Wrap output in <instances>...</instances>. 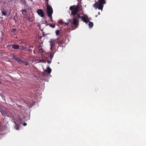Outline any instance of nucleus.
<instances>
[{
	"mask_svg": "<svg viewBox=\"0 0 146 146\" xmlns=\"http://www.w3.org/2000/svg\"><path fill=\"white\" fill-rule=\"evenodd\" d=\"M79 7L78 5H73L70 7L69 9L71 11V14L74 16L72 22H71V25H74L76 28L78 25V19L77 18H80L81 20L86 24L88 23L89 19L87 15H84V16H80L79 14H78L76 17L75 16L77 14L79 11Z\"/></svg>",
	"mask_w": 146,
	"mask_h": 146,
	"instance_id": "1",
	"label": "nucleus"
},
{
	"mask_svg": "<svg viewBox=\"0 0 146 146\" xmlns=\"http://www.w3.org/2000/svg\"><path fill=\"white\" fill-rule=\"evenodd\" d=\"M106 3V0H98V2L93 4V6L96 9L98 8L99 9L102 10L103 7V5Z\"/></svg>",
	"mask_w": 146,
	"mask_h": 146,
	"instance_id": "2",
	"label": "nucleus"
},
{
	"mask_svg": "<svg viewBox=\"0 0 146 146\" xmlns=\"http://www.w3.org/2000/svg\"><path fill=\"white\" fill-rule=\"evenodd\" d=\"M0 111L3 115H6L9 117H10L9 115L10 112H9L7 108L4 107H0Z\"/></svg>",
	"mask_w": 146,
	"mask_h": 146,
	"instance_id": "3",
	"label": "nucleus"
},
{
	"mask_svg": "<svg viewBox=\"0 0 146 146\" xmlns=\"http://www.w3.org/2000/svg\"><path fill=\"white\" fill-rule=\"evenodd\" d=\"M54 40H51L50 41V50H51L52 51V52L49 55V57L50 58V59L52 60L54 54V52H54V51H53V47L54 46Z\"/></svg>",
	"mask_w": 146,
	"mask_h": 146,
	"instance_id": "4",
	"label": "nucleus"
},
{
	"mask_svg": "<svg viewBox=\"0 0 146 146\" xmlns=\"http://www.w3.org/2000/svg\"><path fill=\"white\" fill-rule=\"evenodd\" d=\"M46 6L47 9V14L48 17L52 16L53 13V10L51 7L48 4V3L47 2Z\"/></svg>",
	"mask_w": 146,
	"mask_h": 146,
	"instance_id": "5",
	"label": "nucleus"
},
{
	"mask_svg": "<svg viewBox=\"0 0 146 146\" xmlns=\"http://www.w3.org/2000/svg\"><path fill=\"white\" fill-rule=\"evenodd\" d=\"M38 14L42 17H44V14L43 11L41 9H38L37 11Z\"/></svg>",
	"mask_w": 146,
	"mask_h": 146,
	"instance_id": "6",
	"label": "nucleus"
},
{
	"mask_svg": "<svg viewBox=\"0 0 146 146\" xmlns=\"http://www.w3.org/2000/svg\"><path fill=\"white\" fill-rule=\"evenodd\" d=\"M13 58L17 61L19 63L21 62H23V60H21L19 58L16 57L15 56H13Z\"/></svg>",
	"mask_w": 146,
	"mask_h": 146,
	"instance_id": "7",
	"label": "nucleus"
},
{
	"mask_svg": "<svg viewBox=\"0 0 146 146\" xmlns=\"http://www.w3.org/2000/svg\"><path fill=\"white\" fill-rule=\"evenodd\" d=\"M12 47V48L14 49H18L19 48V46L17 44H14L11 46Z\"/></svg>",
	"mask_w": 146,
	"mask_h": 146,
	"instance_id": "8",
	"label": "nucleus"
},
{
	"mask_svg": "<svg viewBox=\"0 0 146 146\" xmlns=\"http://www.w3.org/2000/svg\"><path fill=\"white\" fill-rule=\"evenodd\" d=\"M45 72H46L47 73L50 74L51 72V69L50 68L48 67L45 70Z\"/></svg>",
	"mask_w": 146,
	"mask_h": 146,
	"instance_id": "9",
	"label": "nucleus"
},
{
	"mask_svg": "<svg viewBox=\"0 0 146 146\" xmlns=\"http://www.w3.org/2000/svg\"><path fill=\"white\" fill-rule=\"evenodd\" d=\"M57 42L59 45H60L63 44L64 41L62 40H60L58 38Z\"/></svg>",
	"mask_w": 146,
	"mask_h": 146,
	"instance_id": "10",
	"label": "nucleus"
},
{
	"mask_svg": "<svg viewBox=\"0 0 146 146\" xmlns=\"http://www.w3.org/2000/svg\"><path fill=\"white\" fill-rule=\"evenodd\" d=\"M88 22H89V27H92L93 26V22H91L90 21H88Z\"/></svg>",
	"mask_w": 146,
	"mask_h": 146,
	"instance_id": "11",
	"label": "nucleus"
},
{
	"mask_svg": "<svg viewBox=\"0 0 146 146\" xmlns=\"http://www.w3.org/2000/svg\"><path fill=\"white\" fill-rule=\"evenodd\" d=\"M44 52L42 48H40L38 50V52L39 53H42Z\"/></svg>",
	"mask_w": 146,
	"mask_h": 146,
	"instance_id": "12",
	"label": "nucleus"
},
{
	"mask_svg": "<svg viewBox=\"0 0 146 146\" xmlns=\"http://www.w3.org/2000/svg\"><path fill=\"white\" fill-rule=\"evenodd\" d=\"M38 63H40V62L45 63L46 61L44 60L40 59L38 60Z\"/></svg>",
	"mask_w": 146,
	"mask_h": 146,
	"instance_id": "13",
	"label": "nucleus"
},
{
	"mask_svg": "<svg viewBox=\"0 0 146 146\" xmlns=\"http://www.w3.org/2000/svg\"><path fill=\"white\" fill-rule=\"evenodd\" d=\"M48 25H49L52 28H54L55 27V25L54 24H52L50 23L48 24Z\"/></svg>",
	"mask_w": 146,
	"mask_h": 146,
	"instance_id": "14",
	"label": "nucleus"
},
{
	"mask_svg": "<svg viewBox=\"0 0 146 146\" xmlns=\"http://www.w3.org/2000/svg\"><path fill=\"white\" fill-rule=\"evenodd\" d=\"M1 13L2 15L4 16H6L7 15V13L6 12L2 10Z\"/></svg>",
	"mask_w": 146,
	"mask_h": 146,
	"instance_id": "15",
	"label": "nucleus"
},
{
	"mask_svg": "<svg viewBox=\"0 0 146 146\" xmlns=\"http://www.w3.org/2000/svg\"><path fill=\"white\" fill-rule=\"evenodd\" d=\"M21 11L23 14L24 15L27 13V11L25 9H22Z\"/></svg>",
	"mask_w": 146,
	"mask_h": 146,
	"instance_id": "16",
	"label": "nucleus"
},
{
	"mask_svg": "<svg viewBox=\"0 0 146 146\" xmlns=\"http://www.w3.org/2000/svg\"><path fill=\"white\" fill-rule=\"evenodd\" d=\"M21 62L23 63H25V64L26 65H28L29 64V62L27 61H23V62Z\"/></svg>",
	"mask_w": 146,
	"mask_h": 146,
	"instance_id": "17",
	"label": "nucleus"
},
{
	"mask_svg": "<svg viewBox=\"0 0 146 146\" xmlns=\"http://www.w3.org/2000/svg\"><path fill=\"white\" fill-rule=\"evenodd\" d=\"M59 23L61 24L64 25V23L63 22V21L62 20H60L59 21Z\"/></svg>",
	"mask_w": 146,
	"mask_h": 146,
	"instance_id": "18",
	"label": "nucleus"
},
{
	"mask_svg": "<svg viewBox=\"0 0 146 146\" xmlns=\"http://www.w3.org/2000/svg\"><path fill=\"white\" fill-rule=\"evenodd\" d=\"M56 35H58L60 33V31L58 30H56Z\"/></svg>",
	"mask_w": 146,
	"mask_h": 146,
	"instance_id": "19",
	"label": "nucleus"
},
{
	"mask_svg": "<svg viewBox=\"0 0 146 146\" xmlns=\"http://www.w3.org/2000/svg\"><path fill=\"white\" fill-rule=\"evenodd\" d=\"M16 31V29H13L12 30V32H14Z\"/></svg>",
	"mask_w": 146,
	"mask_h": 146,
	"instance_id": "20",
	"label": "nucleus"
},
{
	"mask_svg": "<svg viewBox=\"0 0 146 146\" xmlns=\"http://www.w3.org/2000/svg\"><path fill=\"white\" fill-rule=\"evenodd\" d=\"M68 24H69V23H64V25H66L67 26H68Z\"/></svg>",
	"mask_w": 146,
	"mask_h": 146,
	"instance_id": "21",
	"label": "nucleus"
},
{
	"mask_svg": "<svg viewBox=\"0 0 146 146\" xmlns=\"http://www.w3.org/2000/svg\"><path fill=\"white\" fill-rule=\"evenodd\" d=\"M47 62L48 64H50L51 62V60H48L47 61Z\"/></svg>",
	"mask_w": 146,
	"mask_h": 146,
	"instance_id": "22",
	"label": "nucleus"
},
{
	"mask_svg": "<svg viewBox=\"0 0 146 146\" xmlns=\"http://www.w3.org/2000/svg\"><path fill=\"white\" fill-rule=\"evenodd\" d=\"M16 129L17 130H19V127L17 125H16Z\"/></svg>",
	"mask_w": 146,
	"mask_h": 146,
	"instance_id": "23",
	"label": "nucleus"
},
{
	"mask_svg": "<svg viewBox=\"0 0 146 146\" xmlns=\"http://www.w3.org/2000/svg\"><path fill=\"white\" fill-rule=\"evenodd\" d=\"M49 17L50 18V19L52 22H53V20H52V16H50V17Z\"/></svg>",
	"mask_w": 146,
	"mask_h": 146,
	"instance_id": "24",
	"label": "nucleus"
},
{
	"mask_svg": "<svg viewBox=\"0 0 146 146\" xmlns=\"http://www.w3.org/2000/svg\"><path fill=\"white\" fill-rule=\"evenodd\" d=\"M26 125H27V123H24L23 124V125L25 126H26Z\"/></svg>",
	"mask_w": 146,
	"mask_h": 146,
	"instance_id": "25",
	"label": "nucleus"
},
{
	"mask_svg": "<svg viewBox=\"0 0 146 146\" xmlns=\"http://www.w3.org/2000/svg\"><path fill=\"white\" fill-rule=\"evenodd\" d=\"M98 14L99 15H100V12H99L98 13Z\"/></svg>",
	"mask_w": 146,
	"mask_h": 146,
	"instance_id": "26",
	"label": "nucleus"
},
{
	"mask_svg": "<svg viewBox=\"0 0 146 146\" xmlns=\"http://www.w3.org/2000/svg\"><path fill=\"white\" fill-rule=\"evenodd\" d=\"M19 107H22V106H19Z\"/></svg>",
	"mask_w": 146,
	"mask_h": 146,
	"instance_id": "27",
	"label": "nucleus"
},
{
	"mask_svg": "<svg viewBox=\"0 0 146 146\" xmlns=\"http://www.w3.org/2000/svg\"><path fill=\"white\" fill-rule=\"evenodd\" d=\"M88 19H89V20H90V19H88Z\"/></svg>",
	"mask_w": 146,
	"mask_h": 146,
	"instance_id": "28",
	"label": "nucleus"
},
{
	"mask_svg": "<svg viewBox=\"0 0 146 146\" xmlns=\"http://www.w3.org/2000/svg\"><path fill=\"white\" fill-rule=\"evenodd\" d=\"M1 82H0V84H1Z\"/></svg>",
	"mask_w": 146,
	"mask_h": 146,
	"instance_id": "29",
	"label": "nucleus"
}]
</instances>
